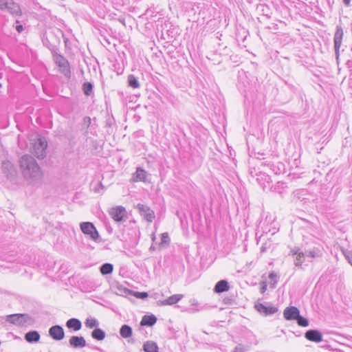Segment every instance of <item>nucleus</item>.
Instances as JSON below:
<instances>
[{"instance_id":"nucleus-18","label":"nucleus","mask_w":352,"mask_h":352,"mask_svg":"<svg viewBox=\"0 0 352 352\" xmlns=\"http://www.w3.org/2000/svg\"><path fill=\"white\" fill-rule=\"evenodd\" d=\"M229 289L230 285L228 282L226 280H221L216 283L213 291L214 293L221 294L228 292Z\"/></svg>"},{"instance_id":"nucleus-53","label":"nucleus","mask_w":352,"mask_h":352,"mask_svg":"<svg viewBox=\"0 0 352 352\" xmlns=\"http://www.w3.org/2000/svg\"><path fill=\"white\" fill-rule=\"evenodd\" d=\"M20 138H21V135H19V136H18V140H19V142H20Z\"/></svg>"},{"instance_id":"nucleus-3","label":"nucleus","mask_w":352,"mask_h":352,"mask_svg":"<svg viewBox=\"0 0 352 352\" xmlns=\"http://www.w3.org/2000/svg\"><path fill=\"white\" fill-rule=\"evenodd\" d=\"M52 60L55 65L58 67V70L66 78H71V68L68 60L58 52L52 54Z\"/></svg>"},{"instance_id":"nucleus-36","label":"nucleus","mask_w":352,"mask_h":352,"mask_svg":"<svg viewBox=\"0 0 352 352\" xmlns=\"http://www.w3.org/2000/svg\"><path fill=\"white\" fill-rule=\"evenodd\" d=\"M343 254H344L346 259L348 261V262L352 266V252L346 250L343 251Z\"/></svg>"},{"instance_id":"nucleus-23","label":"nucleus","mask_w":352,"mask_h":352,"mask_svg":"<svg viewBox=\"0 0 352 352\" xmlns=\"http://www.w3.org/2000/svg\"><path fill=\"white\" fill-rule=\"evenodd\" d=\"M256 10L267 18H270L272 14L271 8L265 3H259L257 5Z\"/></svg>"},{"instance_id":"nucleus-24","label":"nucleus","mask_w":352,"mask_h":352,"mask_svg":"<svg viewBox=\"0 0 352 352\" xmlns=\"http://www.w3.org/2000/svg\"><path fill=\"white\" fill-rule=\"evenodd\" d=\"M157 322V318L154 315L151 316H144L142 317V319L140 322V324L142 326H148V327H152Z\"/></svg>"},{"instance_id":"nucleus-22","label":"nucleus","mask_w":352,"mask_h":352,"mask_svg":"<svg viewBox=\"0 0 352 352\" xmlns=\"http://www.w3.org/2000/svg\"><path fill=\"white\" fill-rule=\"evenodd\" d=\"M184 296L182 294H174L168 297L167 299L161 301V305H173L178 302Z\"/></svg>"},{"instance_id":"nucleus-10","label":"nucleus","mask_w":352,"mask_h":352,"mask_svg":"<svg viewBox=\"0 0 352 352\" xmlns=\"http://www.w3.org/2000/svg\"><path fill=\"white\" fill-rule=\"evenodd\" d=\"M109 215L117 222L125 221L127 219L126 209L123 206H116L109 210Z\"/></svg>"},{"instance_id":"nucleus-17","label":"nucleus","mask_w":352,"mask_h":352,"mask_svg":"<svg viewBox=\"0 0 352 352\" xmlns=\"http://www.w3.org/2000/svg\"><path fill=\"white\" fill-rule=\"evenodd\" d=\"M280 125H285L283 119L281 118H275L270 121L268 124V131L270 130L271 132L273 131L278 132L280 130H283V128L278 127Z\"/></svg>"},{"instance_id":"nucleus-32","label":"nucleus","mask_w":352,"mask_h":352,"mask_svg":"<svg viewBox=\"0 0 352 352\" xmlns=\"http://www.w3.org/2000/svg\"><path fill=\"white\" fill-rule=\"evenodd\" d=\"M99 321L92 317H88L85 321V325L89 329H96L99 327Z\"/></svg>"},{"instance_id":"nucleus-20","label":"nucleus","mask_w":352,"mask_h":352,"mask_svg":"<svg viewBox=\"0 0 352 352\" xmlns=\"http://www.w3.org/2000/svg\"><path fill=\"white\" fill-rule=\"evenodd\" d=\"M66 327L74 331H79L82 328V323L78 318H72L66 322Z\"/></svg>"},{"instance_id":"nucleus-57","label":"nucleus","mask_w":352,"mask_h":352,"mask_svg":"<svg viewBox=\"0 0 352 352\" xmlns=\"http://www.w3.org/2000/svg\"><path fill=\"white\" fill-rule=\"evenodd\" d=\"M351 50L352 51V46H351Z\"/></svg>"},{"instance_id":"nucleus-30","label":"nucleus","mask_w":352,"mask_h":352,"mask_svg":"<svg viewBox=\"0 0 352 352\" xmlns=\"http://www.w3.org/2000/svg\"><path fill=\"white\" fill-rule=\"evenodd\" d=\"M272 173L276 175L280 174L283 172L285 169V166L282 162H273V165H272L270 168Z\"/></svg>"},{"instance_id":"nucleus-5","label":"nucleus","mask_w":352,"mask_h":352,"mask_svg":"<svg viewBox=\"0 0 352 352\" xmlns=\"http://www.w3.org/2000/svg\"><path fill=\"white\" fill-rule=\"evenodd\" d=\"M47 142L45 138H37L30 143V150L37 158L43 159L46 156Z\"/></svg>"},{"instance_id":"nucleus-27","label":"nucleus","mask_w":352,"mask_h":352,"mask_svg":"<svg viewBox=\"0 0 352 352\" xmlns=\"http://www.w3.org/2000/svg\"><path fill=\"white\" fill-rule=\"evenodd\" d=\"M143 350L145 352H159V348L157 343L150 340L144 343Z\"/></svg>"},{"instance_id":"nucleus-8","label":"nucleus","mask_w":352,"mask_h":352,"mask_svg":"<svg viewBox=\"0 0 352 352\" xmlns=\"http://www.w3.org/2000/svg\"><path fill=\"white\" fill-rule=\"evenodd\" d=\"M344 32L343 29L340 25H337L336 29V32L333 36V44H334V51L335 56L338 63L339 57H340V49L342 45V38H343Z\"/></svg>"},{"instance_id":"nucleus-46","label":"nucleus","mask_w":352,"mask_h":352,"mask_svg":"<svg viewBox=\"0 0 352 352\" xmlns=\"http://www.w3.org/2000/svg\"><path fill=\"white\" fill-rule=\"evenodd\" d=\"M5 318L3 316H0V324H3L5 321Z\"/></svg>"},{"instance_id":"nucleus-12","label":"nucleus","mask_w":352,"mask_h":352,"mask_svg":"<svg viewBox=\"0 0 352 352\" xmlns=\"http://www.w3.org/2000/svg\"><path fill=\"white\" fill-rule=\"evenodd\" d=\"M49 336L55 340H61L65 337L63 328L58 324L54 325L49 329Z\"/></svg>"},{"instance_id":"nucleus-44","label":"nucleus","mask_w":352,"mask_h":352,"mask_svg":"<svg viewBox=\"0 0 352 352\" xmlns=\"http://www.w3.org/2000/svg\"><path fill=\"white\" fill-rule=\"evenodd\" d=\"M351 0H342L343 3L347 7L351 5Z\"/></svg>"},{"instance_id":"nucleus-49","label":"nucleus","mask_w":352,"mask_h":352,"mask_svg":"<svg viewBox=\"0 0 352 352\" xmlns=\"http://www.w3.org/2000/svg\"><path fill=\"white\" fill-rule=\"evenodd\" d=\"M346 65H348L349 67H350L352 65V60H348Z\"/></svg>"},{"instance_id":"nucleus-15","label":"nucleus","mask_w":352,"mask_h":352,"mask_svg":"<svg viewBox=\"0 0 352 352\" xmlns=\"http://www.w3.org/2000/svg\"><path fill=\"white\" fill-rule=\"evenodd\" d=\"M148 173L141 167H138L136 171L133 174L131 181L133 182H146Z\"/></svg>"},{"instance_id":"nucleus-29","label":"nucleus","mask_w":352,"mask_h":352,"mask_svg":"<svg viewBox=\"0 0 352 352\" xmlns=\"http://www.w3.org/2000/svg\"><path fill=\"white\" fill-rule=\"evenodd\" d=\"M132 333V328L128 324H123L120 329V334L123 338H130Z\"/></svg>"},{"instance_id":"nucleus-25","label":"nucleus","mask_w":352,"mask_h":352,"mask_svg":"<svg viewBox=\"0 0 352 352\" xmlns=\"http://www.w3.org/2000/svg\"><path fill=\"white\" fill-rule=\"evenodd\" d=\"M91 336L94 340L102 341L105 338L106 333L104 331L98 327L91 331Z\"/></svg>"},{"instance_id":"nucleus-31","label":"nucleus","mask_w":352,"mask_h":352,"mask_svg":"<svg viewBox=\"0 0 352 352\" xmlns=\"http://www.w3.org/2000/svg\"><path fill=\"white\" fill-rule=\"evenodd\" d=\"M127 83L129 87L133 89L139 88L140 84L139 82L138 78L135 77L133 74H129L127 77Z\"/></svg>"},{"instance_id":"nucleus-1","label":"nucleus","mask_w":352,"mask_h":352,"mask_svg":"<svg viewBox=\"0 0 352 352\" xmlns=\"http://www.w3.org/2000/svg\"><path fill=\"white\" fill-rule=\"evenodd\" d=\"M20 168L24 178L32 182H41L43 173L36 160L31 155H24L19 160Z\"/></svg>"},{"instance_id":"nucleus-54","label":"nucleus","mask_w":352,"mask_h":352,"mask_svg":"<svg viewBox=\"0 0 352 352\" xmlns=\"http://www.w3.org/2000/svg\"><path fill=\"white\" fill-rule=\"evenodd\" d=\"M274 191H277V187H276V186H275V187L274 188Z\"/></svg>"},{"instance_id":"nucleus-33","label":"nucleus","mask_w":352,"mask_h":352,"mask_svg":"<svg viewBox=\"0 0 352 352\" xmlns=\"http://www.w3.org/2000/svg\"><path fill=\"white\" fill-rule=\"evenodd\" d=\"M113 265L111 263H106L102 264L100 267V272L102 275H108L112 273Z\"/></svg>"},{"instance_id":"nucleus-48","label":"nucleus","mask_w":352,"mask_h":352,"mask_svg":"<svg viewBox=\"0 0 352 352\" xmlns=\"http://www.w3.org/2000/svg\"><path fill=\"white\" fill-rule=\"evenodd\" d=\"M63 38H64V43H65V46H67V42H68V41H69V40H68V38H66V37H65V36L63 37Z\"/></svg>"},{"instance_id":"nucleus-40","label":"nucleus","mask_w":352,"mask_h":352,"mask_svg":"<svg viewBox=\"0 0 352 352\" xmlns=\"http://www.w3.org/2000/svg\"><path fill=\"white\" fill-rule=\"evenodd\" d=\"M267 290V284L265 282L262 283V285L260 288V292L261 294H263Z\"/></svg>"},{"instance_id":"nucleus-28","label":"nucleus","mask_w":352,"mask_h":352,"mask_svg":"<svg viewBox=\"0 0 352 352\" xmlns=\"http://www.w3.org/2000/svg\"><path fill=\"white\" fill-rule=\"evenodd\" d=\"M304 253L305 254V256L312 258H319L322 256V252L318 248H314L311 250H306Z\"/></svg>"},{"instance_id":"nucleus-21","label":"nucleus","mask_w":352,"mask_h":352,"mask_svg":"<svg viewBox=\"0 0 352 352\" xmlns=\"http://www.w3.org/2000/svg\"><path fill=\"white\" fill-rule=\"evenodd\" d=\"M41 336L37 331H30L25 334V340L29 343L38 342Z\"/></svg>"},{"instance_id":"nucleus-50","label":"nucleus","mask_w":352,"mask_h":352,"mask_svg":"<svg viewBox=\"0 0 352 352\" xmlns=\"http://www.w3.org/2000/svg\"><path fill=\"white\" fill-rule=\"evenodd\" d=\"M161 37H162V38H163V39H166V38L164 36V28L162 30V35H161Z\"/></svg>"},{"instance_id":"nucleus-26","label":"nucleus","mask_w":352,"mask_h":352,"mask_svg":"<svg viewBox=\"0 0 352 352\" xmlns=\"http://www.w3.org/2000/svg\"><path fill=\"white\" fill-rule=\"evenodd\" d=\"M82 91L87 97L94 95V84L88 81L84 82L82 85Z\"/></svg>"},{"instance_id":"nucleus-39","label":"nucleus","mask_w":352,"mask_h":352,"mask_svg":"<svg viewBox=\"0 0 352 352\" xmlns=\"http://www.w3.org/2000/svg\"><path fill=\"white\" fill-rule=\"evenodd\" d=\"M262 160H263V162H261V165L262 166H267V167H268L270 168V166L272 165H273V162H274L268 160H267L265 158H262Z\"/></svg>"},{"instance_id":"nucleus-4","label":"nucleus","mask_w":352,"mask_h":352,"mask_svg":"<svg viewBox=\"0 0 352 352\" xmlns=\"http://www.w3.org/2000/svg\"><path fill=\"white\" fill-rule=\"evenodd\" d=\"M5 320L18 327L32 325L34 323V319L28 314L8 315Z\"/></svg>"},{"instance_id":"nucleus-42","label":"nucleus","mask_w":352,"mask_h":352,"mask_svg":"<svg viewBox=\"0 0 352 352\" xmlns=\"http://www.w3.org/2000/svg\"><path fill=\"white\" fill-rule=\"evenodd\" d=\"M261 178L263 179L265 182L269 183L271 180L270 177L267 175H261Z\"/></svg>"},{"instance_id":"nucleus-6","label":"nucleus","mask_w":352,"mask_h":352,"mask_svg":"<svg viewBox=\"0 0 352 352\" xmlns=\"http://www.w3.org/2000/svg\"><path fill=\"white\" fill-rule=\"evenodd\" d=\"M0 10L6 11L13 16H22L20 5L14 0H0Z\"/></svg>"},{"instance_id":"nucleus-11","label":"nucleus","mask_w":352,"mask_h":352,"mask_svg":"<svg viewBox=\"0 0 352 352\" xmlns=\"http://www.w3.org/2000/svg\"><path fill=\"white\" fill-rule=\"evenodd\" d=\"M137 208L141 216L144 217L148 222H152L155 219L154 211L146 205L138 204Z\"/></svg>"},{"instance_id":"nucleus-7","label":"nucleus","mask_w":352,"mask_h":352,"mask_svg":"<svg viewBox=\"0 0 352 352\" xmlns=\"http://www.w3.org/2000/svg\"><path fill=\"white\" fill-rule=\"evenodd\" d=\"M254 308L260 314L264 316L273 315L278 311L277 307L273 306L269 302H256Z\"/></svg>"},{"instance_id":"nucleus-51","label":"nucleus","mask_w":352,"mask_h":352,"mask_svg":"<svg viewBox=\"0 0 352 352\" xmlns=\"http://www.w3.org/2000/svg\"><path fill=\"white\" fill-rule=\"evenodd\" d=\"M155 246H154V245H152L151 246V248H150V250H155Z\"/></svg>"},{"instance_id":"nucleus-2","label":"nucleus","mask_w":352,"mask_h":352,"mask_svg":"<svg viewBox=\"0 0 352 352\" xmlns=\"http://www.w3.org/2000/svg\"><path fill=\"white\" fill-rule=\"evenodd\" d=\"M61 37H64L63 32L60 29H56L43 34L41 41L43 46L47 48L53 54L60 51Z\"/></svg>"},{"instance_id":"nucleus-52","label":"nucleus","mask_w":352,"mask_h":352,"mask_svg":"<svg viewBox=\"0 0 352 352\" xmlns=\"http://www.w3.org/2000/svg\"><path fill=\"white\" fill-rule=\"evenodd\" d=\"M168 25H169V23H164V26H165L166 28H167V26H168Z\"/></svg>"},{"instance_id":"nucleus-16","label":"nucleus","mask_w":352,"mask_h":352,"mask_svg":"<svg viewBox=\"0 0 352 352\" xmlns=\"http://www.w3.org/2000/svg\"><path fill=\"white\" fill-rule=\"evenodd\" d=\"M69 343L75 349H80L86 346V340L82 336H73L70 338Z\"/></svg>"},{"instance_id":"nucleus-56","label":"nucleus","mask_w":352,"mask_h":352,"mask_svg":"<svg viewBox=\"0 0 352 352\" xmlns=\"http://www.w3.org/2000/svg\"><path fill=\"white\" fill-rule=\"evenodd\" d=\"M1 87H2V85H1V83H0V88H1Z\"/></svg>"},{"instance_id":"nucleus-34","label":"nucleus","mask_w":352,"mask_h":352,"mask_svg":"<svg viewBox=\"0 0 352 352\" xmlns=\"http://www.w3.org/2000/svg\"><path fill=\"white\" fill-rule=\"evenodd\" d=\"M296 321L297 324L300 327H305L309 325V320L306 318L302 316L300 314L299 316L296 318Z\"/></svg>"},{"instance_id":"nucleus-47","label":"nucleus","mask_w":352,"mask_h":352,"mask_svg":"<svg viewBox=\"0 0 352 352\" xmlns=\"http://www.w3.org/2000/svg\"><path fill=\"white\" fill-rule=\"evenodd\" d=\"M151 12L149 8L146 9L145 12L144 13V15L148 16L149 14V12Z\"/></svg>"},{"instance_id":"nucleus-43","label":"nucleus","mask_w":352,"mask_h":352,"mask_svg":"<svg viewBox=\"0 0 352 352\" xmlns=\"http://www.w3.org/2000/svg\"><path fill=\"white\" fill-rule=\"evenodd\" d=\"M91 118L89 117L84 118V124L89 126L91 124Z\"/></svg>"},{"instance_id":"nucleus-55","label":"nucleus","mask_w":352,"mask_h":352,"mask_svg":"<svg viewBox=\"0 0 352 352\" xmlns=\"http://www.w3.org/2000/svg\"><path fill=\"white\" fill-rule=\"evenodd\" d=\"M155 239V236H153V240L154 241Z\"/></svg>"},{"instance_id":"nucleus-38","label":"nucleus","mask_w":352,"mask_h":352,"mask_svg":"<svg viewBox=\"0 0 352 352\" xmlns=\"http://www.w3.org/2000/svg\"><path fill=\"white\" fill-rule=\"evenodd\" d=\"M134 296L138 298L144 299L148 297V294L144 292H135Z\"/></svg>"},{"instance_id":"nucleus-35","label":"nucleus","mask_w":352,"mask_h":352,"mask_svg":"<svg viewBox=\"0 0 352 352\" xmlns=\"http://www.w3.org/2000/svg\"><path fill=\"white\" fill-rule=\"evenodd\" d=\"M170 237L168 232H164L161 236V242L160 243V246L168 245L170 243Z\"/></svg>"},{"instance_id":"nucleus-13","label":"nucleus","mask_w":352,"mask_h":352,"mask_svg":"<svg viewBox=\"0 0 352 352\" xmlns=\"http://www.w3.org/2000/svg\"><path fill=\"white\" fill-rule=\"evenodd\" d=\"M300 311L296 307L290 306L285 308L283 311V316L287 320H296L299 316Z\"/></svg>"},{"instance_id":"nucleus-45","label":"nucleus","mask_w":352,"mask_h":352,"mask_svg":"<svg viewBox=\"0 0 352 352\" xmlns=\"http://www.w3.org/2000/svg\"><path fill=\"white\" fill-rule=\"evenodd\" d=\"M166 34L168 35V36H170L171 38L173 37V36L172 35L173 34V31L170 30H166Z\"/></svg>"},{"instance_id":"nucleus-19","label":"nucleus","mask_w":352,"mask_h":352,"mask_svg":"<svg viewBox=\"0 0 352 352\" xmlns=\"http://www.w3.org/2000/svg\"><path fill=\"white\" fill-rule=\"evenodd\" d=\"M294 256H296L294 258V264L297 267H301L302 264L305 261V254L302 252H299V249H294L292 250Z\"/></svg>"},{"instance_id":"nucleus-41","label":"nucleus","mask_w":352,"mask_h":352,"mask_svg":"<svg viewBox=\"0 0 352 352\" xmlns=\"http://www.w3.org/2000/svg\"><path fill=\"white\" fill-rule=\"evenodd\" d=\"M269 278L271 280H275V283H276V278H277V275L276 274H275L274 272H271L270 274H269Z\"/></svg>"},{"instance_id":"nucleus-37","label":"nucleus","mask_w":352,"mask_h":352,"mask_svg":"<svg viewBox=\"0 0 352 352\" xmlns=\"http://www.w3.org/2000/svg\"><path fill=\"white\" fill-rule=\"evenodd\" d=\"M14 28L18 33H21L24 30L23 25L21 24L19 19H16L15 21Z\"/></svg>"},{"instance_id":"nucleus-9","label":"nucleus","mask_w":352,"mask_h":352,"mask_svg":"<svg viewBox=\"0 0 352 352\" xmlns=\"http://www.w3.org/2000/svg\"><path fill=\"white\" fill-rule=\"evenodd\" d=\"M80 230L82 232L85 234L89 236L90 239L93 241H97L99 238V234L94 226V225L91 222H82L80 224Z\"/></svg>"},{"instance_id":"nucleus-14","label":"nucleus","mask_w":352,"mask_h":352,"mask_svg":"<svg viewBox=\"0 0 352 352\" xmlns=\"http://www.w3.org/2000/svg\"><path fill=\"white\" fill-rule=\"evenodd\" d=\"M305 337L307 340L314 342H320L322 340V334L317 329L307 331L305 333Z\"/></svg>"}]
</instances>
